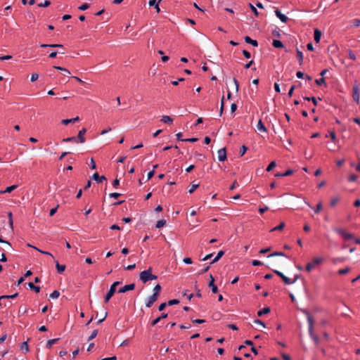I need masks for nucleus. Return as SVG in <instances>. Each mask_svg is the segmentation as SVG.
Here are the masks:
<instances>
[{
  "mask_svg": "<svg viewBox=\"0 0 360 360\" xmlns=\"http://www.w3.org/2000/svg\"><path fill=\"white\" fill-rule=\"evenodd\" d=\"M301 311L303 312L307 318V321L309 323V333L310 334L311 337L312 338L314 342L318 345L319 342V338L318 335L314 334V319L311 316L309 311L307 309H302Z\"/></svg>",
  "mask_w": 360,
  "mask_h": 360,
  "instance_id": "nucleus-1",
  "label": "nucleus"
},
{
  "mask_svg": "<svg viewBox=\"0 0 360 360\" xmlns=\"http://www.w3.org/2000/svg\"><path fill=\"white\" fill-rule=\"evenodd\" d=\"M139 278L143 283H146L149 281L156 280L158 276L152 274V267H149L147 270L140 273Z\"/></svg>",
  "mask_w": 360,
  "mask_h": 360,
  "instance_id": "nucleus-2",
  "label": "nucleus"
},
{
  "mask_svg": "<svg viewBox=\"0 0 360 360\" xmlns=\"http://www.w3.org/2000/svg\"><path fill=\"white\" fill-rule=\"evenodd\" d=\"M134 26H131V24H127L124 26V34H128L129 38L131 39H136L139 37V30H134Z\"/></svg>",
  "mask_w": 360,
  "mask_h": 360,
  "instance_id": "nucleus-3",
  "label": "nucleus"
},
{
  "mask_svg": "<svg viewBox=\"0 0 360 360\" xmlns=\"http://www.w3.org/2000/svg\"><path fill=\"white\" fill-rule=\"evenodd\" d=\"M134 26H131V24H127L124 26V34H128L129 38L131 39H136L139 37V30H134Z\"/></svg>",
  "mask_w": 360,
  "mask_h": 360,
  "instance_id": "nucleus-4",
  "label": "nucleus"
},
{
  "mask_svg": "<svg viewBox=\"0 0 360 360\" xmlns=\"http://www.w3.org/2000/svg\"><path fill=\"white\" fill-rule=\"evenodd\" d=\"M120 284H121L120 281H115L111 285L109 290L107 292L105 296L104 297V302L105 303H107L109 302L110 298L114 295L115 292H116V287Z\"/></svg>",
  "mask_w": 360,
  "mask_h": 360,
  "instance_id": "nucleus-5",
  "label": "nucleus"
},
{
  "mask_svg": "<svg viewBox=\"0 0 360 360\" xmlns=\"http://www.w3.org/2000/svg\"><path fill=\"white\" fill-rule=\"evenodd\" d=\"M323 261L322 257H314L311 262H309L305 266V270L307 272H310L313 269L315 268L316 265L321 264Z\"/></svg>",
  "mask_w": 360,
  "mask_h": 360,
  "instance_id": "nucleus-6",
  "label": "nucleus"
},
{
  "mask_svg": "<svg viewBox=\"0 0 360 360\" xmlns=\"http://www.w3.org/2000/svg\"><path fill=\"white\" fill-rule=\"evenodd\" d=\"M335 231L337 233H338L339 235H340L341 236H342L345 238V240H350L354 239L353 234L347 232L345 229H335Z\"/></svg>",
  "mask_w": 360,
  "mask_h": 360,
  "instance_id": "nucleus-7",
  "label": "nucleus"
},
{
  "mask_svg": "<svg viewBox=\"0 0 360 360\" xmlns=\"http://www.w3.org/2000/svg\"><path fill=\"white\" fill-rule=\"evenodd\" d=\"M273 272L279 276L285 285L292 284L293 281H291L288 277L285 276L282 272L278 270H273Z\"/></svg>",
  "mask_w": 360,
  "mask_h": 360,
  "instance_id": "nucleus-8",
  "label": "nucleus"
},
{
  "mask_svg": "<svg viewBox=\"0 0 360 360\" xmlns=\"http://www.w3.org/2000/svg\"><path fill=\"white\" fill-rule=\"evenodd\" d=\"M352 98L357 104L359 103V88L358 84H354L353 86Z\"/></svg>",
  "mask_w": 360,
  "mask_h": 360,
  "instance_id": "nucleus-9",
  "label": "nucleus"
},
{
  "mask_svg": "<svg viewBox=\"0 0 360 360\" xmlns=\"http://www.w3.org/2000/svg\"><path fill=\"white\" fill-rule=\"evenodd\" d=\"M135 288V283H130V284H128V285H125L124 286L120 288L119 290H118V292L119 293H124L127 291H129V290H134Z\"/></svg>",
  "mask_w": 360,
  "mask_h": 360,
  "instance_id": "nucleus-10",
  "label": "nucleus"
},
{
  "mask_svg": "<svg viewBox=\"0 0 360 360\" xmlns=\"http://www.w3.org/2000/svg\"><path fill=\"white\" fill-rule=\"evenodd\" d=\"M158 295L153 293V295L151 296H150L146 303V306L148 307V308H150L152 307V305L154 304V302H155L158 299Z\"/></svg>",
  "mask_w": 360,
  "mask_h": 360,
  "instance_id": "nucleus-11",
  "label": "nucleus"
},
{
  "mask_svg": "<svg viewBox=\"0 0 360 360\" xmlns=\"http://www.w3.org/2000/svg\"><path fill=\"white\" fill-rule=\"evenodd\" d=\"M226 148H221L218 150V160L220 162H224L226 160Z\"/></svg>",
  "mask_w": 360,
  "mask_h": 360,
  "instance_id": "nucleus-12",
  "label": "nucleus"
},
{
  "mask_svg": "<svg viewBox=\"0 0 360 360\" xmlns=\"http://www.w3.org/2000/svg\"><path fill=\"white\" fill-rule=\"evenodd\" d=\"M210 282L208 283V286L210 288H211L212 292L215 294V293H217L218 292V288L214 284V277L212 276V274H210Z\"/></svg>",
  "mask_w": 360,
  "mask_h": 360,
  "instance_id": "nucleus-13",
  "label": "nucleus"
},
{
  "mask_svg": "<svg viewBox=\"0 0 360 360\" xmlns=\"http://www.w3.org/2000/svg\"><path fill=\"white\" fill-rule=\"evenodd\" d=\"M86 132V129L85 128H83L82 130H80L78 133L77 140L79 143H84L85 142V138L84 134Z\"/></svg>",
  "mask_w": 360,
  "mask_h": 360,
  "instance_id": "nucleus-14",
  "label": "nucleus"
},
{
  "mask_svg": "<svg viewBox=\"0 0 360 360\" xmlns=\"http://www.w3.org/2000/svg\"><path fill=\"white\" fill-rule=\"evenodd\" d=\"M92 179L97 181L98 183H102L103 181H105L106 180V177L103 175L102 176H99L98 173V172H95L93 176H92Z\"/></svg>",
  "mask_w": 360,
  "mask_h": 360,
  "instance_id": "nucleus-15",
  "label": "nucleus"
},
{
  "mask_svg": "<svg viewBox=\"0 0 360 360\" xmlns=\"http://www.w3.org/2000/svg\"><path fill=\"white\" fill-rule=\"evenodd\" d=\"M275 13H276V15L283 22H287L288 20V17L283 14L280 10H278V8H276L275 10Z\"/></svg>",
  "mask_w": 360,
  "mask_h": 360,
  "instance_id": "nucleus-16",
  "label": "nucleus"
},
{
  "mask_svg": "<svg viewBox=\"0 0 360 360\" xmlns=\"http://www.w3.org/2000/svg\"><path fill=\"white\" fill-rule=\"evenodd\" d=\"M321 35H322V33H321V30H319L317 28L314 29V41L316 43H319V41L321 40Z\"/></svg>",
  "mask_w": 360,
  "mask_h": 360,
  "instance_id": "nucleus-17",
  "label": "nucleus"
},
{
  "mask_svg": "<svg viewBox=\"0 0 360 360\" xmlns=\"http://www.w3.org/2000/svg\"><path fill=\"white\" fill-rule=\"evenodd\" d=\"M55 262L57 272L60 274H63L66 269V266L65 264H59L58 261H56Z\"/></svg>",
  "mask_w": 360,
  "mask_h": 360,
  "instance_id": "nucleus-18",
  "label": "nucleus"
},
{
  "mask_svg": "<svg viewBox=\"0 0 360 360\" xmlns=\"http://www.w3.org/2000/svg\"><path fill=\"white\" fill-rule=\"evenodd\" d=\"M294 173V171L292 169H288L283 173H277L275 174L276 177H284V176H288L292 175Z\"/></svg>",
  "mask_w": 360,
  "mask_h": 360,
  "instance_id": "nucleus-19",
  "label": "nucleus"
},
{
  "mask_svg": "<svg viewBox=\"0 0 360 360\" xmlns=\"http://www.w3.org/2000/svg\"><path fill=\"white\" fill-rule=\"evenodd\" d=\"M115 25H116L115 34H117V35L124 34V30L125 25H122V24H115Z\"/></svg>",
  "mask_w": 360,
  "mask_h": 360,
  "instance_id": "nucleus-20",
  "label": "nucleus"
},
{
  "mask_svg": "<svg viewBox=\"0 0 360 360\" xmlns=\"http://www.w3.org/2000/svg\"><path fill=\"white\" fill-rule=\"evenodd\" d=\"M270 311H271L270 307H266L263 308L262 309L257 311V315L258 316H262V315L268 314L269 313H270Z\"/></svg>",
  "mask_w": 360,
  "mask_h": 360,
  "instance_id": "nucleus-21",
  "label": "nucleus"
},
{
  "mask_svg": "<svg viewBox=\"0 0 360 360\" xmlns=\"http://www.w3.org/2000/svg\"><path fill=\"white\" fill-rule=\"evenodd\" d=\"M245 41L248 44H252L253 46L257 47L258 46V42L257 40L252 39L250 37H245Z\"/></svg>",
  "mask_w": 360,
  "mask_h": 360,
  "instance_id": "nucleus-22",
  "label": "nucleus"
},
{
  "mask_svg": "<svg viewBox=\"0 0 360 360\" xmlns=\"http://www.w3.org/2000/svg\"><path fill=\"white\" fill-rule=\"evenodd\" d=\"M272 45L274 47L277 49H281L284 47L283 42L278 39H274L272 41Z\"/></svg>",
  "mask_w": 360,
  "mask_h": 360,
  "instance_id": "nucleus-23",
  "label": "nucleus"
},
{
  "mask_svg": "<svg viewBox=\"0 0 360 360\" xmlns=\"http://www.w3.org/2000/svg\"><path fill=\"white\" fill-rule=\"evenodd\" d=\"M107 32L109 34H115L116 25L115 24H110L106 27Z\"/></svg>",
  "mask_w": 360,
  "mask_h": 360,
  "instance_id": "nucleus-24",
  "label": "nucleus"
},
{
  "mask_svg": "<svg viewBox=\"0 0 360 360\" xmlns=\"http://www.w3.org/2000/svg\"><path fill=\"white\" fill-rule=\"evenodd\" d=\"M17 187H18L17 185H12V186H8L4 191H1L0 193L4 194V193H11Z\"/></svg>",
  "mask_w": 360,
  "mask_h": 360,
  "instance_id": "nucleus-25",
  "label": "nucleus"
},
{
  "mask_svg": "<svg viewBox=\"0 0 360 360\" xmlns=\"http://www.w3.org/2000/svg\"><path fill=\"white\" fill-rule=\"evenodd\" d=\"M296 57L299 61L300 65H302L303 63V54L302 52L300 51L298 49L296 51Z\"/></svg>",
  "mask_w": 360,
  "mask_h": 360,
  "instance_id": "nucleus-26",
  "label": "nucleus"
},
{
  "mask_svg": "<svg viewBox=\"0 0 360 360\" xmlns=\"http://www.w3.org/2000/svg\"><path fill=\"white\" fill-rule=\"evenodd\" d=\"M257 129L260 131H263V132L267 131L266 127H265L264 124L262 122L261 120H259L258 122Z\"/></svg>",
  "mask_w": 360,
  "mask_h": 360,
  "instance_id": "nucleus-27",
  "label": "nucleus"
},
{
  "mask_svg": "<svg viewBox=\"0 0 360 360\" xmlns=\"http://www.w3.org/2000/svg\"><path fill=\"white\" fill-rule=\"evenodd\" d=\"M29 288L34 290L36 293H39L40 292V287L35 285L33 283L29 282L27 283Z\"/></svg>",
  "mask_w": 360,
  "mask_h": 360,
  "instance_id": "nucleus-28",
  "label": "nucleus"
},
{
  "mask_svg": "<svg viewBox=\"0 0 360 360\" xmlns=\"http://www.w3.org/2000/svg\"><path fill=\"white\" fill-rule=\"evenodd\" d=\"M224 253L225 252L223 250L219 251L217 256L215 257V258L210 262V264L219 261L220 259V258L224 255Z\"/></svg>",
  "mask_w": 360,
  "mask_h": 360,
  "instance_id": "nucleus-29",
  "label": "nucleus"
},
{
  "mask_svg": "<svg viewBox=\"0 0 360 360\" xmlns=\"http://www.w3.org/2000/svg\"><path fill=\"white\" fill-rule=\"evenodd\" d=\"M60 340V338H55V339H51V340H49L47 341L46 342V347L48 348V349H50L52 345L56 342H58V341Z\"/></svg>",
  "mask_w": 360,
  "mask_h": 360,
  "instance_id": "nucleus-30",
  "label": "nucleus"
},
{
  "mask_svg": "<svg viewBox=\"0 0 360 360\" xmlns=\"http://www.w3.org/2000/svg\"><path fill=\"white\" fill-rule=\"evenodd\" d=\"M161 121L166 124H172L173 122V120L168 115H163Z\"/></svg>",
  "mask_w": 360,
  "mask_h": 360,
  "instance_id": "nucleus-31",
  "label": "nucleus"
},
{
  "mask_svg": "<svg viewBox=\"0 0 360 360\" xmlns=\"http://www.w3.org/2000/svg\"><path fill=\"white\" fill-rule=\"evenodd\" d=\"M20 349L25 353L29 352V345L27 342H23L20 344Z\"/></svg>",
  "mask_w": 360,
  "mask_h": 360,
  "instance_id": "nucleus-32",
  "label": "nucleus"
},
{
  "mask_svg": "<svg viewBox=\"0 0 360 360\" xmlns=\"http://www.w3.org/2000/svg\"><path fill=\"white\" fill-rule=\"evenodd\" d=\"M285 226V224L284 222H281L279 224V225H278L277 226L271 229L270 231L272 232V231H282L284 229Z\"/></svg>",
  "mask_w": 360,
  "mask_h": 360,
  "instance_id": "nucleus-33",
  "label": "nucleus"
},
{
  "mask_svg": "<svg viewBox=\"0 0 360 360\" xmlns=\"http://www.w3.org/2000/svg\"><path fill=\"white\" fill-rule=\"evenodd\" d=\"M315 83L318 85V86H321V85H324L325 86H327V84H326V79L324 77H321L319 79H316L315 80Z\"/></svg>",
  "mask_w": 360,
  "mask_h": 360,
  "instance_id": "nucleus-34",
  "label": "nucleus"
},
{
  "mask_svg": "<svg viewBox=\"0 0 360 360\" xmlns=\"http://www.w3.org/2000/svg\"><path fill=\"white\" fill-rule=\"evenodd\" d=\"M339 201H340L339 197H338V196L333 197L330 200V205L331 207H335L338 203Z\"/></svg>",
  "mask_w": 360,
  "mask_h": 360,
  "instance_id": "nucleus-35",
  "label": "nucleus"
},
{
  "mask_svg": "<svg viewBox=\"0 0 360 360\" xmlns=\"http://www.w3.org/2000/svg\"><path fill=\"white\" fill-rule=\"evenodd\" d=\"M161 290H162L161 285L160 284H157L153 288V293L160 296Z\"/></svg>",
  "mask_w": 360,
  "mask_h": 360,
  "instance_id": "nucleus-36",
  "label": "nucleus"
},
{
  "mask_svg": "<svg viewBox=\"0 0 360 360\" xmlns=\"http://www.w3.org/2000/svg\"><path fill=\"white\" fill-rule=\"evenodd\" d=\"M166 224V220L160 219L157 221L155 227L158 229L163 227Z\"/></svg>",
  "mask_w": 360,
  "mask_h": 360,
  "instance_id": "nucleus-37",
  "label": "nucleus"
},
{
  "mask_svg": "<svg viewBox=\"0 0 360 360\" xmlns=\"http://www.w3.org/2000/svg\"><path fill=\"white\" fill-rule=\"evenodd\" d=\"M191 188L188 190L190 193H193L195 189L199 187V184H194L193 182L191 184Z\"/></svg>",
  "mask_w": 360,
  "mask_h": 360,
  "instance_id": "nucleus-38",
  "label": "nucleus"
},
{
  "mask_svg": "<svg viewBox=\"0 0 360 360\" xmlns=\"http://www.w3.org/2000/svg\"><path fill=\"white\" fill-rule=\"evenodd\" d=\"M53 68H55V69H56L58 70H60V72L63 71V72H66L68 76H69L70 75V71L68 69L65 68H62L60 66H56V65H54Z\"/></svg>",
  "mask_w": 360,
  "mask_h": 360,
  "instance_id": "nucleus-39",
  "label": "nucleus"
},
{
  "mask_svg": "<svg viewBox=\"0 0 360 360\" xmlns=\"http://www.w3.org/2000/svg\"><path fill=\"white\" fill-rule=\"evenodd\" d=\"M248 147L245 145H243L241 147H240V152H239V156L240 157H242L244 155V154L246 153V151L248 150Z\"/></svg>",
  "mask_w": 360,
  "mask_h": 360,
  "instance_id": "nucleus-40",
  "label": "nucleus"
},
{
  "mask_svg": "<svg viewBox=\"0 0 360 360\" xmlns=\"http://www.w3.org/2000/svg\"><path fill=\"white\" fill-rule=\"evenodd\" d=\"M350 271H351V269L349 267H346L345 269H339L338 274L340 275H344V274L349 273Z\"/></svg>",
  "mask_w": 360,
  "mask_h": 360,
  "instance_id": "nucleus-41",
  "label": "nucleus"
},
{
  "mask_svg": "<svg viewBox=\"0 0 360 360\" xmlns=\"http://www.w3.org/2000/svg\"><path fill=\"white\" fill-rule=\"evenodd\" d=\"M323 209V205L321 202H319L317 205L316 208L314 209V212L316 214L319 213Z\"/></svg>",
  "mask_w": 360,
  "mask_h": 360,
  "instance_id": "nucleus-42",
  "label": "nucleus"
},
{
  "mask_svg": "<svg viewBox=\"0 0 360 360\" xmlns=\"http://www.w3.org/2000/svg\"><path fill=\"white\" fill-rule=\"evenodd\" d=\"M276 165V163L275 161H272L269 163V165L267 166L266 170L267 172H271Z\"/></svg>",
  "mask_w": 360,
  "mask_h": 360,
  "instance_id": "nucleus-43",
  "label": "nucleus"
},
{
  "mask_svg": "<svg viewBox=\"0 0 360 360\" xmlns=\"http://www.w3.org/2000/svg\"><path fill=\"white\" fill-rule=\"evenodd\" d=\"M98 330L97 329L94 330L92 331L91 334L90 335V336L89 337L88 341H90V340H93L94 338H95L98 335Z\"/></svg>",
  "mask_w": 360,
  "mask_h": 360,
  "instance_id": "nucleus-44",
  "label": "nucleus"
},
{
  "mask_svg": "<svg viewBox=\"0 0 360 360\" xmlns=\"http://www.w3.org/2000/svg\"><path fill=\"white\" fill-rule=\"evenodd\" d=\"M329 136H330V137L331 140H332L334 143H335V142L337 141V136H336V134H335V132L334 131H330L329 132Z\"/></svg>",
  "mask_w": 360,
  "mask_h": 360,
  "instance_id": "nucleus-45",
  "label": "nucleus"
},
{
  "mask_svg": "<svg viewBox=\"0 0 360 360\" xmlns=\"http://www.w3.org/2000/svg\"><path fill=\"white\" fill-rule=\"evenodd\" d=\"M179 300H177V299H173V300H169L167 304H168V306H172V305H174V304H178L179 303Z\"/></svg>",
  "mask_w": 360,
  "mask_h": 360,
  "instance_id": "nucleus-46",
  "label": "nucleus"
},
{
  "mask_svg": "<svg viewBox=\"0 0 360 360\" xmlns=\"http://www.w3.org/2000/svg\"><path fill=\"white\" fill-rule=\"evenodd\" d=\"M274 256H285V254L283 252H274L269 255H268V257H271Z\"/></svg>",
  "mask_w": 360,
  "mask_h": 360,
  "instance_id": "nucleus-47",
  "label": "nucleus"
},
{
  "mask_svg": "<svg viewBox=\"0 0 360 360\" xmlns=\"http://www.w3.org/2000/svg\"><path fill=\"white\" fill-rule=\"evenodd\" d=\"M272 34H273V36H274L276 37L280 38L281 37L280 30L278 27H276V30H274L272 31Z\"/></svg>",
  "mask_w": 360,
  "mask_h": 360,
  "instance_id": "nucleus-48",
  "label": "nucleus"
},
{
  "mask_svg": "<svg viewBox=\"0 0 360 360\" xmlns=\"http://www.w3.org/2000/svg\"><path fill=\"white\" fill-rule=\"evenodd\" d=\"M63 141L64 142H73V141H77V138L75 136L68 137L63 139Z\"/></svg>",
  "mask_w": 360,
  "mask_h": 360,
  "instance_id": "nucleus-49",
  "label": "nucleus"
},
{
  "mask_svg": "<svg viewBox=\"0 0 360 360\" xmlns=\"http://www.w3.org/2000/svg\"><path fill=\"white\" fill-rule=\"evenodd\" d=\"M60 296V292L58 290H54L52 293L50 295V297L51 298H58Z\"/></svg>",
  "mask_w": 360,
  "mask_h": 360,
  "instance_id": "nucleus-50",
  "label": "nucleus"
},
{
  "mask_svg": "<svg viewBox=\"0 0 360 360\" xmlns=\"http://www.w3.org/2000/svg\"><path fill=\"white\" fill-rule=\"evenodd\" d=\"M358 179V176L356 174H352L349 176L348 181H355Z\"/></svg>",
  "mask_w": 360,
  "mask_h": 360,
  "instance_id": "nucleus-51",
  "label": "nucleus"
},
{
  "mask_svg": "<svg viewBox=\"0 0 360 360\" xmlns=\"http://www.w3.org/2000/svg\"><path fill=\"white\" fill-rule=\"evenodd\" d=\"M191 321L193 323H195V324H201V323H205V319H191Z\"/></svg>",
  "mask_w": 360,
  "mask_h": 360,
  "instance_id": "nucleus-52",
  "label": "nucleus"
},
{
  "mask_svg": "<svg viewBox=\"0 0 360 360\" xmlns=\"http://www.w3.org/2000/svg\"><path fill=\"white\" fill-rule=\"evenodd\" d=\"M58 207H59V205H58L56 207L52 208V209L50 210V212H49V216L50 217H52V216H53L56 214Z\"/></svg>",
  "mask_w": 360,
  "mask_h": 360,
  "instance_id": "nucleus-53",
  "label": "nucleus"
},
{
  "mask_svg": "<svg viewBox=\"0 0 360 360\" xmlns=\"http://www.w3.org/2000/svg\"><path fill=\"white\" fill-rule=\"evenodd\" d=\"M167 306H168V304H167V302H162V303H161V304L159 305V307H158V310H159L160 311H163V310L165 309V307H166Z\"/></svg>",
  "mask_w": 360,
  "mask_h": 360,
  "instance_id": "nucleus-54",
  "label": "nucleus"
},
{
  "mask_svg": "<svg viewBox=\"0 0 360 360\" xmlns=\"http://www.w3.org/2000/svg\"><path fill=\"white\" fill-rule=\"evenodd\" d=\"M254 323H255V324H258V325L262 326L263 328H265V327H266L265 323H264L262 321H261L260 319H255V320L254 321Z\"/></svg>",
  "mask_w": 360,
  "mask_h": 360,
  "instance_id": "nucleus-55",
  "label": "nucleus"
},
{
  "mask_svg": "<svg viewBox=\"0 0 360 360\" xmlns=\"http://www.w3.org/2000/svg\"><path fill=\"white\" fill-rule=\"evenodd\" d=\"M271 248L269 247L266 248L261 249L259 252V254H265L271 251Z\"/></svg>",
  "mask_w": 360,
  "mask_h": 360,
  "instance_id": "nucleus-56",
  "label": "nucleus"
},
{
  "mask_svg": "<svg viewBox=\"0 0 360 360\" xmlns=\"http://www.w3.org/2000/svg\"><path fill=\"white\" fill-rule=\"evenodd\" d=\"M89 5L86 3H84L79 7V9L81 11H85L87 8H89Z\"/></svg>",
  "mask_w": 360,
  "mask_h": 360,
  "instance_id": "nucleus-57",
  "label": "nucleus"
},
{
  "mask_svg": "<svg viewBox=\"0 0 360 360\" xmlns=\"http://www.w3.org/2000/svg\"><path fill=\"white\" fill-rule=\"evenodd\" d=\"M243 55L244 56V57L245 58L249 59V58H251V53L249 51H246V50H243Z\"/></svg>",
  "mask_w": 360,
  "mask_h": 360,
  "instance_id": "nucleus-58",
  "label": "nucleus"
},
{
  "mask_svg": "<svg viewBox=\"0 0 360 360\" xmlns=\"http://www.w3.org/2000/svg\"><path fill=\"white\" fill-rule=\"evenodd\" d=\"M348 55H349V58L353 60H356V56H355V54L352 51V50H349V52H348Z\"/></svg>",
  "mask_w": 360,
  "mask_h": 360,
  "instance_id": "nucleus-59",
  "label": "nucleus"
},
{
  "mask_svg": "<svg viewBox=\"0 0 360 360\" xmlns=\"http://www.w3.org/2000/svg\"><path fill=\"white\" fill-rule=\"evenodd\" d=\"M252 264L253 266H261V265H262L263 264H262V262H260L259 260L254 259V260H252Z\"/></svg>",
  "mask_w": 360,
  "mask_h": 360,
  "instance_id": "nucleus-60",
  "label": "nucleus"
},
{
  "mask_svg": "<svg viewBox=\"0 0 360 360\" xmlns=\"http://www.w3.org/2000/svg\"><path fill=\"white\" fill-rule=\"evenodd\" d=\"M160 321V319L158 317H157L155 319L153 320L151 322H150V326H155L157 323H158Z\"/></svg>",
  "mask_w": 360,
  "mask_h": 360,
  "instance_id": "nucleus-61",
  "label": "nucleus"
},
{
  "mask_svg": "<svg viewBox=\"0 0 360 360\" xmlns=\"http://www.w3.org/2000/svg\"><path fill=\"white\" fill-rule=\"evenodd\" d=\"M120 195H121V194H120V193H110V195H109V196H110V198H115V199L118 198Z\"/></svg>",
  "mask_w": 360,
  "mask_h": 360,
  "instance_id": "nucleus-62",
  "label": "nucleus"
},
{
  "mask_svg": "<svg viewBox=\"0 0 360 360\" xmlns=\"http://www.w3.org/2000/svg\"><path fill=\"white\" fill-rule=\"evenodd\" d=\"M38 78H39V75L37 74V73H33L32 75V76H31V79H31V82H33L37 81L38 79Z\"/></svg>",
  "mask_w": 360,
  "mask_h": 360,
  "instance_id": "nucleus-63",
  "label": "nucleus"
},
{
  "mask_svg": "<svg viewBox=\"0 0 360 360\" xmlns=\"http://www.w3.org/2000/svg\"><path fill=\"white\" fill-rule=\"evenodd\" d=\"M281 356L283 360H291L290 356L287 354L283 353L281 354Z\"/></svg>",
  "mask_w": 360,
  "mask_h": 360,
  "instance_id": "nucleus-64",
  "label": "nucleus"
}]
</instances>
